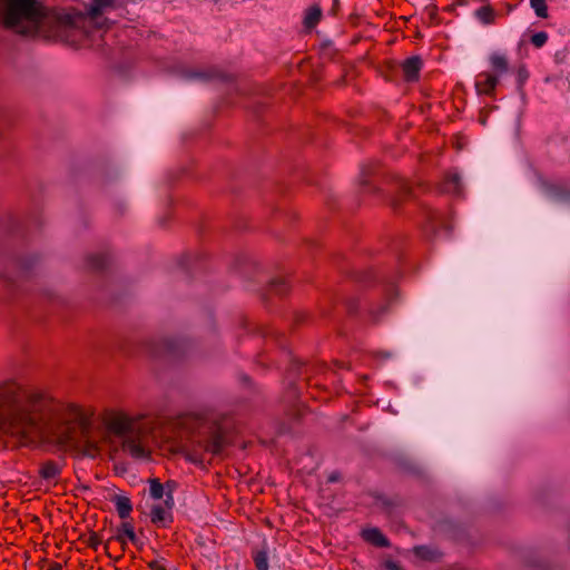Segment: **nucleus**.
Wrapping results in <instances>:
<instances>
[{
    "mask_svg": "<svg viewBox=\"0 0 570 570\" xmlns=\"http://www.w3.org/2000/svg\"><path fill=\"white\" fill-rule=\"evenodd\" d=\"M91 407L53 402L38 391L9 380L0 383V435L20 443L50 434L61 442L75 440L76 429L89 439Z\"/></svg>",
    "mask_w": 570,
    "mask_h": 570,
    "instance_id": "1",
    "label": "nucleus"
},
{
    "mask_svg": "<svg viewBox=\"0 0 570 570\" xmlns=\"http://www.w3.org/2000/svg\"><path fill=\"white\" fill-rule=\"evenodd\" d=\"M100 423L106 436L121 440L125 453L136 460H146L151 455V443L159 421L145 413L129 414L121 409H106L100 414Z\"/></svg>",
    "mask_w": 570,
    "mask_h": 570,
    "instance_id": "2",
    "label": "nucleus"
},
{
    "mask_svg": "<svg viewBox=\"0 0 570 570\" xmlns=\"http://www.w3.org/2000/svg\"><path fill=\"white\" fill-rule=\"evenodd\" d=\"M181 424L196 429L185 446L188 461L202 464L218 453L224 448L225 440L222 429L207 420L203 413H187L181 416Z\"/></svg>",
    "mask_w": 570,
    "mask_h": 570,
    "instance_id": "3",
    "label": "nucleus"
},
{
    "mask_svg": "<svg viewBox=\"0 0 570 570\" xmlns=\"http://www.w3.org/2000/svg\"><path fill=\"white\" fill-rule=\"evenodd\" d=\"M47 19L42 0H0V24L19 35L38 33Z\"/></svg>",
    "mask_w": 570,
    "mask_h": 570,
    "instance_id": "4",
    "label": "nucleus"
},
{
    "mask_svg": "<svg viewBox=\"0 0 570 570\" xmlns=\"http://www.w3.org/2000/svg\"><path fill=\"white\" fill-rule=\"evenodd\" d=\"M166 488L168 492L166 493V499L163 503H157L151 507L150 510V521L157 527H167L173 522V507H174V497L171 494L173 487L170 482L166 483Z\"/></svg>",
    "mask_w": 570,
    "mask_h": 570,
    "instance_id": "5",
    "label": "nucleus"
},
{
    "mask_svg": "<svg viewBox=\"0 0 570 570\" xmlns=\"http://www.w3.org/2000/svg\"><path fill=\"white\" fill-rule=\"evenodd\" d=\"M499 82L497 75L488 71L480 72L475 79V89L479 95L492 96Z\"/></svg>",
    "mask_w": 570,
    "mask_h": 570,
    "instance_id": "6",
    "label": "nucleus"
},
{
    "mask_svg": "<svg viewBox=\"0 0 570 570\" xmlns=\"http://www.w3.org/2000/svg\"><path fill=\"white\" fill-rule=\"evenodd\" d=\"M422 59L419 56L410 57L401 63L403 77L406 81L412 82L419 80L422 69Z\"/></svg>",
    "mask_w": 570,
    "mask_h": 570,
    "instance_id": "7",
    "label": "nucleus"
},
{
    "mask_svg": "<svg viewBox=\"0 0 570 570\" xmlns=\"http://www.w3.org/2000/svg\"><path fill=\"white\" fill-rule=\"evenodd\" d=\"M127 540H129L132 543H136L137 537L134 530V525L130 522H122L120 528L118 529L117 535L110 539V541L119 542L124 551L126 549Z\"/></svg>",
    "mask_w": 570,
    "mask_h": 570,
    "instance_id": "8",
    "label": "nucleus"
},
{
    "mask_svg": "<svg viewBox=\"0 0 570 570\" xmlns=\"http://www.w3.org/2000/svg\"><path fill=\"white\" fill-rule=\"evenodd\" d=\"M362 535L365 541L374 544L375 547H389V540L377 528L366 529L363 531Z\"/></svg>",
    "mask_w": 570,
    "mask_h": 570,
    "instance_id": "9",
    "label": "nucleus"
},
{
    "mask_svg": "<svg viewBox=\"0 0 570 570\" xmlns=\"http://www.w3.org/2000/svg\"><path fill=\"white\" fill-rule=\"evenodd\" d=\"M114 502L119 518L127 519L132 511V504L130 499L124 495H116L114 498Z\"/></svg>",
    "mask_w": 570,
    "mask_h": 570,
    "instance_id": "10",
    "label": "nucleus"
},
{
    "mask_svg": "<svg viewBox=\"0 0 570 570\" xmlns=\"http://www.w3.org/2000/svg\"><path fill=\"white\" fill-rule=\"evenodd\" d=\"M322 18V9L318 6L309 7L304 17V26L306 29L311 30L320 22Z\"/></svg>",
    "mask_w": 570,
    "mask_h": 570,
    "instance_id": "11",
    "label": "nucleus"
},
{
    "mask_svg": "<svg viewBox=\"0 0 570 570\" xmlns=\"http://www.w3.org/2000/svg\"><path fill=\"white\" fill-rule=\"evenodd\" d=\"M443 189L444 191L452 194L461 193L460 176L458 174H449L445 177Z\"/></svg>",
    "mask_w": 570,
    "mask_h": 570,
    "instance_id": "12",
    "label": "nucleus"
},
{
    "mask_svg": "<svg viewBox=\"0 0 570 570\" xmlns=\"http://www.w3.org/2000/svg\"><path fill=\"white\" fill-rule=\"evenodd\" d=\"M94 3L88 10V16L91 20H96L104 8L114 6L115 0H92Z\"/></svg>",
    "mask_w": 570,
    "mask_h": 570,
    "instance_id": "13",
    "label": "nucleus"
},
{
    "mask_svg": "<svg viewBox=\"0 0 570 570\" xmlns=\"http://www.w3.org/2000/svg\"><path fill=\"white\" fill-rule=\"evenodd\" d=\"M490 62L497 76L499 77L501 73L508 71V60L503 55H492L490 58Z\"/></svg>",
    "mask_w": 570,
    "mask_h": 570,
    "instance_id": "14",
    "label": "nucleus"
},
{
    "mask_svg": "<svg viewBox=\"0 0 570 570\" xmlns=\"http://www.w3.org/2000/svg\"><path fill=\"white\" fill-rule=\"evenodd\" d=\"M494 16L493 9L489 6H483L475 11V17L485 24L492 23Z\"/></svg>",
    "mask_w": 570,
    "mask_h": 570,
    "instance_id": "15",
    "label": "nucleus"
},
{
    "mask_svg": "<svg viewBox=\"0 0 570 570\" xmlns=\"http://www.w3.org/2000/svg\"><path fill=\"white\" fill-rule=\"evenodd\" d=\"M149 494L153 499L160 500L165 494V485L158 479H150Z\"/></svg>",
    "mask_w": 570,
    "mask_h": 570,
    "instance_id": "16",
    "label": "nucleus"
},
{
    "mask_svg": "<svg viewBox=\"0 0 570 570\" xmlns=\"http://www.w3.org/2000/svg\"><path fill=\"white\" fill-rule=\"evenodd\" d=\"M40 474L43 479H55L59 474V468L53 462H46L40 469Z\"/></svg>",
    "mask_w": 570,
    "mask_h": 570,
    "instance_id": "17",
    "label": "nucleus"
},
{
    "mask_svg": "<svg viewBox=\"0 0 570 570\" xmlns=\"http://www.w3.org/2000/svg\"><path fill=\"white\" fill-rule=\"evenodd\" d=\"M531 7L540 18H548V7L544 0H530Z\"/></svg>",
    "mask_w": 570,
    "mask_h": 570,
    "instance_id": "18",
    "label": "nucleus"
},
{
    "mask_svg": "<svg viewBox=\"0 0 570 570\" xmlns=\"http://www.w3.org/2000/svg\"><path fill=\"white\" fill-rule=\"evenodd\" d=\"M253 559L257 570H268V558L265 551H257Z\"/></svg>",
    "mask_w": 570,
    "mask_h": 570,
    "instance_id": "19",
    "label": "nucleus"
},
{
    "mask_svg": "<svg viewBox=\"0 0 570 570\" xmlns=\"http://www.w3.org/2000/svg\"><path fill=\"white\" fill-rule=\"evenodd\" d=\"M549 36L546 31H540L531 36L530 42L534 48L540 49L548 42Z\"/></svg>",
    "mask_w": 570,
    "mask_h": 570,
    "instance_id": "20",
    "label": "nucleus"
},
{
    "mask_svg": "<svg viewBox=\"0 0 570 570\" xmlns=\"http://www.w3.org/2000/svg\"><path fill=\"white\" fill-rule=\"evenodd\" d=\"M149 569L151 570H167L164 564H161L158 560H153L148 563Z\"/></svg>",
    "mask_w": 570,
    "mask_h": 570,
    "instance_id": "21",
    "label": "nucleus"
},
{
    "mask_svg": "<svg viewBox=\"0 0 570 570\" xmlns=\"http://www.w3.org/2000/svg\"><path fill=\"white\" fill-rule=\"evenodd\" d=\"M91 266H92V268H102L104 267V263L101 262L100 258L98 261H96V258H92L91 259Z\"/></svg>",
    "mask_w": 570,
    "mask_h": 570,
    "instance_id": "22",
    "label": "nucleus"
},
{
    "mask_svg": "<svg viewBox=\"0 0 570 570\" xmlns=\"http://www.w3.org/2000/svg\"><path fill=\"white\" fill-rule=\"evenodd\" d=\"M386 568L389 570H403V568L395 562H387Z\"/></svg>",
    "mask_w": 570,
    "mask_h": 570,
    "instance_id": "23",
    "label": "nucleus"
},
{
    "mask_svg": "<svg viewBox=\"0 0 570 570\" xmlns=\"http://www.w3.org/2000/svg\"><path fill=\"white\" fill-rule=\"evenodd\" d=\"M98 543V537L96 534L91 535L89 539V546L96 548Z\"/></svg>",
    "mask_w": 570,
    "mask_h": 570,
    "instance_id": "24",
    "label": "nucleus"
},
{
    "mask_svg": "<svg viewBox=\"0 0 570 570\" xmlns=\"http://www.w3.org/2000/svg\"><path fill=\"white\" fill-rule=\"evenodd\" d=\"M48 570H62V566L60 563H52Z\"/></svg>",
    "mask_w": 570,
    "mask_h": 570,
    "instance_id": "25",
    "label": "nucleus"
},
{
    "mask_svg": "<svg viewBox=\"0 0 570 570\" xmlns=\"http://www.w3.org/2000/svg\"><path fill=\"white\" fill-rule=\"evenodd\" d=\"M403 190H404V193H409V190H410L409 186H407V185H404V186H403Z\"/></svg>",
    "mask_w": 570,
    "mask_h": 570,
    "instance_id": "26",
    "label": "nucleus"
}]
</instances>
